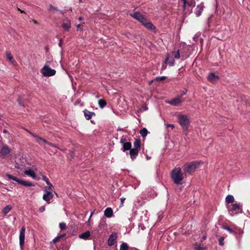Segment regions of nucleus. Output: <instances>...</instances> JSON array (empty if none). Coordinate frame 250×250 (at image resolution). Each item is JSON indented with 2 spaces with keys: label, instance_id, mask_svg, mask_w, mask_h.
I'll list each match as a JSON object with an SVG mask.
<instances>
[{
  "label": "nucleus",
  "instance_id": "57",
  "mask_svg": "<svg viewBox=\"0 0 250 250\" xmlns=\"http://www.w3.org/2000/svg\"><path fill=\"white\" fill-rule=\"evenodd\" d=\"M59 149H60L61 150H63L62 149L60 148H58Z\"/></svg>",
  "mask_w": 250,
  "mask_h": 250
},
{
  "label": "nucleus",
  "instance_id": "35",
  "mask_svg": "<svg viewBox=\"0 0 250 250\" xmlns=\"http://www.w3.org/2000/svg\"><path fill=\"white\" fill-rule=\"evenodd\" d=\"M167 63L169 64L170 66H173L175 64L174 58H170Z\"/></svg>",
  "mask_w": 250,
  "mask_h": 250
},
{
  "label": "nucleus",
  "instance_id": "15",
  "mask_svg": "<svg viewBox=\"0 0 250 250\" xmlns=\"http://www.w3.org/2000/svg\"><path fill=\"white\" fill-rule=\"evenodd\" d=\"M204 5L203 3H201L200 4L197 6V7L195 11V15L197 17H199L201 15L202 12L204 9Z\"/></svg>",
  "mask_w": 250,
  "mask_h": 250
},
{
  "label": "nucleus",
  "instance_id": "14",
  "mask_svg": "<svg viewBox=\"0 0 250 250\" xmlns=\"http://www.w3.org/2000/svg\"><path fill=\"white\" fill-rule=\"evenodd\" d=\"M24 173L25 175L32 178L33 179H36V174L35 171L32 169H27L24 171Z\"/></svg>",
  "mask_w": 250,
  "mask_h": 250
},
{
  "label": "nucleus",
  "instance_id": "23",
  "mask_svg": "<svg viewBox=\"0 0 250 250\" xmlns=\"http://www.w3.org/2000/svg\"><path fill=\"white\" fill-rule=\"evenodd\" d=\"M194 248L195 250H208L207 247L202 246L198 243H195L194 245Z\"/></svg>",
  "mask_w": 250,
  "mask_h": 250
},
{
  "label": "nucleus",
  "instance_id": "45",
  "mask_svg": "<svg viewBox=\"0 0 250 250\" xmlns=\"http://www.w3.org/2000/svg\"><path fill=\"white\" fill-rule=\"evenodd\" d=\"M167 127H171L172 129H173L174 128V125H172V124H169V125H167Z\"/></svg>",
  "mask_w": 250,
  "mask_h": 250
},
{
  "label": "nucleus",
  "instance_id": "51",
  "mask_svg": "<svg viewBox=\"0 0 250 250\" xmlns=\"http://www.w3.org/2000/svg\"><path fill=\"white\" fill-rule=\"evenodd\" d=\"M62 40H60V42H59V46H61V45H62Z\"/></svg>",
  "mask_w": 250,
  "mask_h": 250
},
{
  "label": "nucleus",
  "instance_id": "21",
  "mask_svg": "<svg viewBox=\"0 0 250 250\" xmlns=\"http://www.w3.org/2000/svg\"><path fill=\"white\" fill-rule=\"evenodd\" d=\"M6 57L9 61L13 65H16L17 64V62L13 58L12 54L10 52L6 53Z\"/></svg>",
  "mask_w": 250,
  "mask_h": 250
},
{
  "label": "nucleus",
  "instance_id": "44",
  "mask_svg": "<svg viewBox=\"0 0 250 250\" xmlns=\"http://www.w3.org/2000/svg\"><path fill=\"white\" fill-rule=\"evenodd\" d=\"M46 184L47 185V186L48 187H53V186L52 185V184L49 182V180H47L46 182Z\"/></svg>",
  "mask_w": 250,
  "mask_h": 250
},
{
  "label": "nucleus",
  "instance_id": "17",
  "mask_svg": "<svg viewBox=\"0 0 250 250\" xmlns=\"http://www.w3.org/2000/svg\"><path fill=\"white\" fill-rule=\"evenodd\" d=\"M208 79L209 82L214 83L218 80L219 77L217 75H215L214 73H211L208 75Z\"/></svg>",
  "mask_w": 250,
  "mask_h": 250
},
{
  "label": "nucleus",
  "instance_id": "12",
  "mask_svg": "<svg viewBox=\"0 0 250 250\" xmlns=\"http://www.w3.org/2000/svg\"><path fill=\"white\" fill-rule=\"evenodd\" d=\"M25 232V229L24 227H22L21 230H20L19 235L20 246L21 250H22L24 244Z\"/></svg>",
  "mask_w": 250,
  "mask_h": 250
},
{
  "label": "nucleus",
  "instance_id": "47",
  "mask_svg": "<svg viewBox=\"0 0 250 250\" xmlns=\"http://www.w3.org/2000/svg\"><path fill=\"white\" fill-rule=\"evenodd\" d=\"M43 179L44 181H45V182L48 180V179H47V178L46 177V176H43Z\"/></svg>",
  "mask_w": 250,
  "mask_h": 250
},
{
  "label": "nucleus",
  "instance_id": "43",
  "mask_svg": "<svg viewBox=\"0 0 250 250\" xmlns=\"http://www.w3.org/2000/svg\"><path fill=\"white\" fill-rule=\"evenodd\" d=\"M125 200V198H124V197H122L121 198V207H122L123 206L124 202Z\"/></svg>",
  "mask_w": 250,
  "mask_h": 250
},
{
  "label": "nucleus",
  "instance_id": "22",
  "mask_svg": "<svg viewBox=\"0 0 250 250\" xmlns=\"http://www.w3.org/2000/svg\"><path fill=\"white\" fill-rule=\"evenodd\" d=\"M90 236V232L89 231H86L79 235V238L84 240H86Z\"/></svg>",
  "mask_w": 250,
  "mask_h": 250
},
{
  "label": "nucleus",
  "instance_id": "56",
  "mask_svg": "<svg viewBox=\"0 0 250 250\" xmlns=\"http://www.w3.org/2000/svg\"><path fill=\"white\" fill-rule=\"evenodd\" d=\"M69 10H70V11H72V8H70L69 9Z\"/></svg>",
  "mask_w": 250,
  "mask_h": 250
},
{
  "label": "nucleus",
  "instance_id": "8",
  "mask_svg": "<svg viewBox=\"0 0 250 250\" xmlns=\"http://www.w3.org/2000/svg\"><path fill=\"white\" fill-rule=\"evenodd\" d=\"M30 134L34 138L35 141L36 143H38L41 146H43V144H45L48 145L49 146L57 148V146L55 144L50 143L46 141V140L44 139L43 138L39 136L36 135L34 134H33L32 133H30Z\"/></svg>",
  "mask_w": 250,
  "mask_h": 250
},
{
  "label": "nucleus",
  "instance_id": "50",
  "mask_svg": "<svg viewBox=\"0 0 250 250\" xmlns=\"http://www.w3.org/2000/svg\"><path fill=\"white\" fill-rule=\"evenodd\" d=\"M166 68V65H163L162 66V69H165Z\"/></svg>",
  "mask_w": 250,
  "mask_h": 250
},
{
  "label": "nucleus",
  "instance_id": "18",
  "mask_svg": "<svg viewBox=\"0 0 250 250\" xmlns=\"http://www.w3.org/2000/svg\"><path fill=\"white\" fill-rule=\"evenodd\" d=\"M53 197V195L52 193H44L43 195V199L48 203H49V201L52 199Z\"/></svg>",
  "mask_w": 250,
  "mask_h": 250
},
{
  "label": "nucleus",
  "instance_id": "19",
  "mask_svg": "<svg viewBox=\"0 0 250 250\" xmlns=\"http://www.w3.org/2000/svg\"><path fill=\"white\" fill-rule=\"evenodd\" d=\"M104 215L107 218H110L113 216V210L111 208H107L104 211Z\"/></svg>",
  "mask_w": 250,
  "mask_h": 250
},
{
  "label": "nucleus",
  "instance_id": "33",
  "mask_svg": "<svg viewBox=\"0 0 250 250\" xmlns=\"http://www.w3.org/2000/svg\"><path fill=\"white\" fill-rule=\"evenodd\" d=\"M129 247L127 245V244L125 243H123L120 245V250H128Z\"/></svg>",
  "mask_w": 250,
  "mask_h": 250
},
{
  "label": "nucleus",
  "instance_id": "29",
  "mask_svg": "<svg viewBox=\"0 0 250 250\" xmlns=\"http://www.w3.org/2000/svg\"><path fill=\"white\" fill-rule=\"evenodd\" d=\"M140 145H141L140 141L139 140H135L133 143V146H134L133 148H136V149L139 150V149L140 147Z\"/></svg>",
  "mask_w": 250,
  "mask_h": 250
},
{
  "label": "nucleus",
  "instance_id": "53",
  "mask_svg": "<svg viewBox=\"0 0 250 250\" xmlns=\"http://www.w3.org/2000/svg\"><path fill=\"white\" fill-rule=\"evenodd\" d=\"M83 18H82V17H80V18H79V21H82V20H83Z\"/></svg>",
  "mask_w": 250,
  "mask_h": 250
},
{
  "label": "nucleus",
  "instance_id": "30",
  "mask_svg": "<svg viewBox=\"0 0 250 250\" xmlns=\"http://www.w3.org/2000/svg\"><path fill=\"white\" fill-rule=\"evenodd\" d=\"M98 104L100 108H103L106 105V102L104 100L101 99L99 100Z\"/></svg>",
  "mask_w": 250,
  "mask_h": 250
},
{
  "label": "nucleus",
  "instance_id": "48",
  "mask_svg": "<svg viewBox=\"0 0 250 250\" xmlns=\"http://www.w3.org/2000/svg\"><path fill=\"white\" fill-rule=\"evenodd\" d=\"M35 24H38V22H37V21H35V20H33L32 21Z\"/></svg>",
  "mask_w": 250,
  "mask_h": 250
},
{
  "label": "nucleus",
  "instance_id": "3",
  "mask_svg": "<svg viewBox=\"0 0 250 250\" xmlns=\"http://www.w3.org/2000/svg\"><path fill=\"white\" fill-rule=\"evenodd\" d=\"M51 63L52 61H46L43 67L41 69V73L43 76L45 77H50L53 76L56 74V70L50 67Z\"/></svg>",
  "mask_w": 250,
  "mask_h": 250
},
{
  "label": "nucleus",
  "instance_id": "41",
  "mask_svg": "<svg viewBox=\"0 0 250 250\" xmlns=\"http://www.w3.org/2000/svg\"><path fill=\"white\" fill-rule=\"evenodd\" d=\"M45 209V206H42L39 208V211L41 212H43Z\"/></svg>",
  "mask_w": 250,
  "mask_h": 250
},
{
  "label": "nucleus",
  "instance_id": "31",
  "mask_svg": "<svg viewBox=\"0 0 250 250\" xmlns=\"http://www.w3.org/2000/svg\"><path fill=\"white\" fill-rule=\"evenodd\" d=\"M54 189V187H46L44 188V193H52Z\"/></svg>",
  "mask_w": 250,
  "mask_h": 250
},
{
  "label": "nucleus",
  "instance_id": "5",
  "mask_svg": "<svg viewBox=\"0 0 250 250\" xmlns=\"http://www.w3.org/2000/svg\"><path fill=\"white\" fill-rule=\"evenodd\" d=\"M178 122L180 125L182 126L184 131L187 132L188 127V125L190 123L189 120L187 115H178L177 116Z\"/></svg>",
  "mask_w": 250,
  "mask_h": 250
},
{
  "label": "nucleus",
  "instance_id": "10",
  "mask_svg": "<svg viewBox=\"0 0 250 250\" xmlns=\"http://www.w3.org/2000/svg\"><path fill=\"white\" fill-rule=\"evenodd\" d=\"M10 152L11 149L7 145H2L0 150V157L3 159L8 157Z\"/></svg>",
  "mask_w": 250,
  "mask_h": 250
},
{
  "label": "nucleus",
  "instance_id": "1",
  "mask_svg": "<svg viewBox=\"0 0 250 250\" xmlns=\"http://www.w3.org/2000/svg\"><path fill=\"white\" fill-rule=\"evenodd\" d=\"M130 16L142 23V24L147 29L150 30H154L155 29V27L153 24L148 20L145 18L140 12H133L132 13L130 14Z\"/></svg>",
  "mask_w": 250,
  "mask_h": 250
},
{
  "label": "nucleus",
  "instance_id": "9",
  "mask_svg": "<svg viewBox=\"0 0 250 250\" xmlns=\"http://www.w3.org/2000/svg\"><path fill=\"white\" fill-rule=\"evenodd\" d=\"M184 99L182 96H178L171 100L167 101V103L173 106H179L184 102Z\"/></svg>",
  "mask_w": 250,
  "mask_h": 250
},
{
  "label": "nucleus",
  "instance_id": "4",
  "mask_svg": "<svg viewBox=\"0 0 250 250\" xmlns=\"http://www.w3.org/2000/svg\"><path fill=\"white\" fill-rule=\"evenodd\" d=\"M200 164L201 162L199 161H194L185 164L183 166L185 172L189 174L194 172L196 169L199 167Z\"/></svg>",
  "mask_w": 250,
  "mask_h": 250
},
{
  "label": "nucleus",
  "instance_id": "26",
  "mask_svg": "<svg viewBox=\"0 0 250 250\" xmlns=\"http://www.w3.org/2000/svg\"><path fill=\"white\" fill-rule=\"evenodd\" d=\"M131 147V144L129 142H126L123 144V151H125V150H130Z\"/></svg>",
  "mask_w": 250,
  "mask_h": 250
},
{
  "label": "nucleus",
  "instance_id": "13",
  "mask_svg": "<svg viewBox=\"0 0 250 250\" xmlns=\"http://www.w3.org/2000/svg\"><path fill=\"white\" fill-rule=\"evenodd\" d=\"M117 237V236L116 233H112L110 235V236L108 239V242H107L108 245L109 246H113L116 241Z\"/></svg>",
  "mask_w": 250,
  "mask_h": 250
},
{
  "label": "nucleus",
  "instance_id": "25",
  "mask_svg": "<svg viewBox=\"0 0 250 250\" xmlns=\"http://www.w3.org/2000/svg\"><path fill=\"white\" fill-rule=\"evenodd\" d=\"M12 208V206L7 205L4 208H3V209L2 210V212L3 214V215L5 216L8 213L10 212Z\"/></svg>",
  "mask_w": 250,
  "mask_h": 250
},
{
  "label": "nucleus",
  "instance_id": "11",
  "mask_svg": "<svg viewBox=\"0 0 250 250\" xmlns=\"http://www.w3.org/2000/svg\"><path fill=\"white\" fill-rule=\"evenodd\" d=\"M180 57L179 50L176 51H171L169 53L165 60L164 63H167L170 58H174V59H178Z\"/></svg>",
  "mask_w": 250,
  "mask_h": 250
},
{
  "label": "nucleus",
  "instance_id": "37",
  "mask_svg": "<svg viewBox=\"0 0 250 250\" xmlns=\"http://www.w3.org/2000/svg\"><path fill=\"white\" fill-rule=\"evenodd\" d=\"M166 79V77L165 76H162V77H158L155 78V80L157 81H161L164 80Z\"/></svg>",
  "mask_w": 250,
  "mask_h": 250
},
{
  "label": "nucleus",
  "instance_id": "28",
  "mask_svg": "<svg viewBox=\"0 0 250 250\" xmlns=\"http://www.w3.org/2000/svg\"><path fill=\"white\" fill-rule=\"evenodd\" d=\"M63 28L66 30H68L71 27L70 21L67 20L66 23H63L62 25Z\"/></svg>",
  "mask_w": 250,
  "mask_h": 250
},
{
  "label": "nucleus",
  "instance_id": "40",
  "mask_svg": "<svg viewBox=\"0 0 250 250\" xmlns=\"http://www.w3.org/2000/svg\"><path fill=\"white\" fill-rule=\"evenodd\" d=\"M223 228L225 229H226L230 233H232L233 232L232 230L228 227L224 226V227H223Z\"/></svg>",
  "mask_w": 250,
  "mask_h": 250
},
{
  "label": "nucleus",
  "instance_id": "6",
  "mask_svg": "<svg viewBox=\"0 0 250 250\" xmlns=\"http://www.w3.org/2000/svg\"><path fill=\"white\" fill-rule=\"evenodd\" d=\"M5 176L8 178V179L9 180H12L14 181L17 182L18 184L21 185L22 186H25V187H33L34 186V184L30 181H24L21 179H20L16 177L9 174H6Z\"/></svg>",
  "mask_w": 250,
  "mask_h": 250
},
{
  "label": "nucleus",
  "instance_id": "46",
  "mask_svg": "<svg viewBox=\"0 0 250 250\" xmlns=\"http://www.w3.org/2000/svg\"><path fill=\"white\" fill-rule=\"evenodd\" d=\"M90 219L91 218H89L88 221L86 222V224L88 226H90L91 225V223H90Z\"/></svg>",
  "mask_w": 250,
  "mask_h": 250
},
{
  "label": "nucleus",
  "instance_id": "2",
  "mask_svg": "<svg viewBox=\"0 0 250 250\" xmlns=\"http://www.w3.org/2000/svg\"><path fill=\"white\" fill-rule=\"evenodd\" d=\"M185 174L182 172L181 169L180 167H175L171 172V177L176 184H182V181L184 179Z\"/></svg>",
  "mask_w": 250,
  "mask_h": 250
},
{
  "label": "nucleus",
  "instance_id": "34",
  "mask_svg": "<svg viewBox=\"0 0 250 250\" xmlns=\"http://www.w3.org/2000/svg\"><path fill=\"white\" fill-rule=\"evenodd\" d=\"M65 236V234H63L62 235H61L60 236H58L56 237H55L53 240V242L54 243H57V242H58L60 239L63 237H64Z\"/></svg>",
  "mask_w": 250,
  "mask_h": 250
},
{
  "label": "nucleus",
  "instance_id": "36",
  "mask_svg": "<svg viewBox=\"0 0 250 250\" xmlns=\"http://www.w3.org/2000/svg\"><path fill=\"white\" fill-rule=\"evenodd\" d=\"M59 226L61 230L65 229L66 228V224L64 223H60Z\"/></svg>",
  "mask_w": 250,
  "mask_h": 250
},
{
  "label": "nucleus",
  "instance_id": "16",
  "mask_svg": "<svg viewBox=\"0 0 250 250\" xmlns=\"http://www.w3.org/2000/svg\"><path fill=\"white\" fill-rule=\"evenodd\" d=\"M183 1L184 5L183 8L185 10L187 5L189 7H194L195 5V2L194 0H190L189 1H187V0H182Z\"/></svg>",
  "mask_w": 250,
  "mask_h": 250
},
{
  "label": "nucleus",
  "instance_id": "42",
  "mask_svg": "<svg viewBox=\"0 0 250 250\" xmlns=\"http://www.w3.org/2000/svg\"><path fill=\"white\" fill-rule=\"evenodd\" d=\"M84 24V22H83V23H82L81 24H79L77 25L76 26H77V30L80 29V28L81 27L83 26Z\"/></svg>",
  "mask_w": 250,
  "mask_h": 250
},
{
  "label": "nucleus",
  "instance_id": "54",
  "mask_svg": "<svg viewBox=\"0 0 250 250\" xmlns=\"http://www.w3.org/2000/svg\"><path fill=\"white\" fill-rule=\"evenodd\" d=\"M3 133H7V131L6 130H5V129H4V130L3 131Z\"/></svg>",
  "mask_w": 250,
  "mask_h": 250
},
{
  "label": "nucleus",
  "instance_id": "27",
  "mask_svg": "<svg viewBox=\"0 0 250 250\" xmlns=\"http://www.w3.org/2000/svg\"><path fill=\"white\" fill-rule=\"evenodd\" d=\"M234 201V197L231 195H228L226 198V202L227 203V204L233 203Z\"/></svg>",
  "mask_w": 250,
  "mask_h": 250
},
{
  "label": "nucleus",
  "instance_id": "39",
  "mask_svg": "<svg viewBox=\"0 0 250 250\" xmlns=\"http://www.w3.org/2000/svg\"><path fill=\"white\" fill-rule=\"evenodd\" d=\"M49 10L50 11H53V10H56L57 11L58 10V9L57 7H55L54 6H53L52 5L50 4L49 6Z\"/></svg>",
  "mask_w": 250,
  "mask_h": 250
},
{
  "label": "nucleus",
  "instance_id": "38",
  "mask_svg": "<svg viewBox=\"0 0 250 250\" xmlns=\"http://www.w3.org/2000/svg\"><path fill=\"white\" fill-rule=\"evenodd\" d=\"M224 237H220L219 238V242L220 245L223 246L224 245Z\"/></svg>",
  "mask_w": 250,
  "mask_h": 250
},
{
  "label": "nucleus",
  "instance_id": "52",
  "mask_svg": "<svg viewBox=\"0 0 250 250\" xmlns=\"http://www.w3.org/2000/svg\"><path fill=\"white\" fill-rule=\"evenodd\" d=\"M18 10L20 11L21 13H24V12L22 10H21V9H20L19 8H18Z\"/></svg>",
  "mask_w": 250,
  "mask_h": 250
},
{
  "label": "nucleus",
  "instance_id": "49",
  "mask_svg": "<svg viewBox=\"0 0 250 250\" xmlns=\"http://www.w3.org/2000/svg\"><path fill=\"white\" fill-rule=\"evenodd\" d=\"M94 213V211H92V212L91 213V214H90V215L89 218H91V217H92V215H93Z\"/></svg>",
  "mask_w": 250,
  "mask_h": 250
},
{
  "label": "nucleus",
  "instance_id": "32",
  "mask_svg": "<svg viewBox=\"0 0 250 250\" xmlns=\"http://www.w3.org/2000/svg\"><path fill=\"white\" fill-rule=\"evenodd\" d=\"M140 133L142 137H145L147 135L148 131L146 128H143L140 131Z\"/></svg>",
  "mask_w": 250,
  "mask_h": 250
},
{
  "label": "nucleus",
  "instance_id": "24",
  "mask_svg": "<svg viewBox=\"0 0 250 250\" xmlns=\"http://www.w3.org/2000/svg\"><path fill=\"white\" fill-rule=\"evenodd\" d=\"M84 116L87 120H89L91 118L92 116L95 115V113L92 112H90L86 109L83 111Z\"/></svg>",
  "mask_w": 250,
  "mask_h": 250
},
{
  "label": "nucleus",
  "instance_id": "7",
  "mask_svg": "<svg viewBox=\"0 0 250 250\" xmlns=\"http://www.w3.org/2000/svg\"><path fill=\"white\" fill-rule=\"evenodd\" d=\"M242 206L240 203H234L227 207L228 211L230 215L233 216L242 211Z\"/></svg>",
  "mask_w": 250,
  "mask_h": 250
},
{
  "label": "nucleus",
  "instance_id": "55",
  "mask_svg": "<svg viewBox=\"0 0 250 250\" xmlns=\"http://www.w3.org/2000/svg\"><path fill=\"white\" fill-rule=\"evenodd\" d=\"M206 239V236H204L203 238V240H205Z\"/></svg>",
  "mask_w": 250,
  "mask_h": 250
},
{
  "label": "nucleus",
  "instance_id": "20",
  "mask_svg": "<svg viewBox=\"0 0 250 250\" xmlns=\"http://www.w3.org/2000/svg\"><path fill=\"white\" fill-rule=\"evenodd\" d=\"M139 150L136 148H132L130 150V155L131 158L133 160L135 159L138 154Z\"/></svg>",
  "mask_w": 250,
  "mask_h": 250
}]
</instances>
